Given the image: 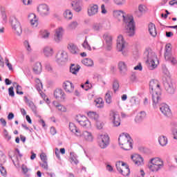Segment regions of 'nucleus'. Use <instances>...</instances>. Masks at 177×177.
Listing matches in <instances>:
<instances>
[{"mask_svg": "<svg viewBox=\"0 0 177 177\" xmlns=\"http://www.w3.org/2000/svg\"><path fill=\"white\" fill-rule=\"evenodd\" d=\"M113 16L119 21L122 20L124 31L128 37H135V21H133V17L127 15L122 10L113 11Z\"/></svg>", "mask_w": 177, "mask_h": 177, "instance_id": "nucleus-1", "label": "nucleus"}, {"mask_svg": "<svg viewBox=\"0 0 177 177\" xmlns=\"http://www.w3.org/2000/svg\"><path fill=\"white\" fill-rule=\"evenodd\" d=\"M150 93L152 95L153 106L156 107L161 102V88L157 80H151L149 82Z\"/></svg>", "mask_w": 177, "mask_h": 177, "instance_id": "nucleus-2", "label": "nucleus"}, {"mask_svg": "<svg viewBox=\"0 0 177 177\" xmlns=\"http://www.w3.org/2000/svg\"><path fill=\"white\" fill-rule=\"evenodd\" d=\"M145 57H147V62L148 63V67L149 70H154L158 66V59L156 53L151 48L146 49L144 53Z\"/></svg>", "mask_w": 177, "mask_h": 177, "instance_id": "nucleus-3", "label": "nucleus"}, {"mask_svg": "<svg viewBox=\"0 0 177 177\" xmlns=\"http://www.w3.org/2000/svg\"><path fill=\"white\" fill-rule=\"evenodd\" d=\"M119 145L123 150H132V138L128 133H123L119 137Z\"/></svg>", "mask_w": 177, "mask_h": 177, "instance_id": "nucleus-4", "label": "nucleus"}, {"mask_svg": "<svg viewBox=\"0 0 177 177\" xmlns=\"http://www.w3.org/2000/svg\"><path fill=\"white\" fill-rule=\"evenodd\" d=\"M148 168L151 172H158L164 168V162L160 158H153L149 160Z\"/></svg>", "mask_w": 177, "mask_h": 177, "instance_id": "nucleus-5", "label": "nucleus"}, {"mask_svg": "<svg viewBox=\"0 0 177 177\" xmlns=\"http://www.w3.org/2000/svg\"><path fill=\"white\" fill-rule=\"evenodd\" d=\"M127 41L124 39V36L120 35L118 36L116 42V49L118 52H121L123 56L128 55V50H127Z\"/></svg>", "mask_w": 177, "mask_h": 177, "instance_id": "nucleus-6", "label": "nucleus"}, {"mask_svg": "<svg viewBox=\"0 0 177 177\" xmlns=\"http://www.w3.org/2000/svg\"><path fill=\"white\" fill-rule=\"evenodd\" d=\"M97 142L100 149H106L110 145V137L106 133L98 134Z\"/></svg>", "mask_w": 177, "mask_h": 177, "instance_id": "nucleus-7", "label": "nucleus"}, {"mask_svg": "<svg viewBox=\"0 0 177 177\" xmlns=\"http://www.w3.org/2000/svg\"><path fill=\"white\" fill-rule=\"evenodd\" d=\"M116 168L118 172L122 174L123 176H128L130 174L129 167H128L127 164L122 161L116 162Z\"/></svg>", "mask_w": 177, "mask_h": 177, "instance_id": "nucleus-8", "label": "nucleus"}, {"mask_svg": "<svg viewBox=\"0 0 177 177\" xmlns=\"http://www.w3.org/2000/svg\"><path fill=\"white\" fill-rule=\"evenodd\" d=\"M55 61L58 64H64L68 62V54L64 50H59L56 55Z\"/></svg>", "mask_w": 177, "mask_h": 177, "instance_id": "nucleus-9", "label": "nucleus"}, {"mask_svg": "<svg viewBox=\"0 0 177 177\" xmlns=\"http://www.w3.org/2000/svg\"><path fill=\"white\" fill-rule=\"evenodd\" d=\"M11 26L15 34L18 37H20L23 33V29H21V25L16 17H14L13 19H12Z\"/></svg>", "mask_w": 177, "mask_h": 177, "instance_id": "nucleus-10", "label": "nucleus"}, {"mask_svg": "<svg viewBox=\"0 0 177 177\" xmlns=\"http://www.w3.org/2000/svg\"><path fill=\"white\" fill-rule=\"evenodd\" d=\"M76 121L81 125V127L86 129H88L91 127V122L88 120V118L84 115H79L77 116Z\"/></svg>", "mask_w": 177, "mask_h": 177, "instance_id": "nucleus-11", "label": "nucleus"}, {"mask_svg": "<svg viewBox=\"0 0 177 177\" xmlns=\"http://www.w3.org/2000/svg\"><path fill=\"white\" fill-rule=\"evenodd\" d=\"M49 6L46 4H40L37 7V12L41 17H46V16H49Z\"/></svg>", "mask_w": 177, "mask_h": 177, "instance_id": "nucleus-12", "label": "nucleus"}, {"mask_svg": "<svg viewBox=\"0 0 177 177\" xmlns=\"http://www.w3.org/2000/svg\"><path fill=\"white\" fill-rule=\"evenodd\" d=\"M131 158L133 162L137 167H142V165H145V159H143V157H142V156L136 153L132 155L131 156Z\"/></svg>", "mask_w": 177, "mask_h": 177, "instance_id": "nucleus-13", "label": "nucleus"}, {"mask_svg": "<svg viewBox=\"0 0 177 177\" xmlns=\"http://www.w3.org/2000/svg\"><path fill=\"white\" fill-rule=\"evenodd\" d=\"M110 118L115 127H120L121 124V119L120 118V114H118V112H111Z\"/></svg>", "mask_w": 177, "mask_h": 177, "instance_id": "nucleus-14", "label": "nucleus"}, {"mask_svg": "<svg viewBox=\"0 0 177 177\" xmlns=\"http://www.w3.org/2000/svg\"><path fill=\"white\" fill-rule=\"evenodd\" d=\"M99 12V6L96 4H91L87 8V15L90 17L95 16Z\"/></svg>", "mask_w": 177, "mask_h": 177, "instance_id": "nucleus-15", "label": "nucleus"}, {"mask_svg": "<svg viewBox=\"0 0 177 177\" xmlns=\"http://www.w3.org/2000/svg\"><path fill=\"white\" fill-rule=\"evenodd\" d=\"M147 10H149V8L145 4H140L138 10L135 11L134 15L136 17H142Z\"/></svg>", "mask_w": 177, "mask_h": 177, "instance_id": "nucleus-16", "label": "nucleus"}, {"mask_svg": "<svg viewBox=\"0 0 177 177\" xmlns=\"http://www.w3.org/2000/svg\"><path fill=\"white\" fill-rule=\"evenodd\" d=\"M164 86L165 89L169 93V95H174V93H175V86H174L171 80L165 82Z\"/></svg>", "mask_w": 177, "mask_h": 177, "instance_id": "nucleus-17", "label": "nucleus"}, {"mask_svg": "<svg viewBox=\"0 0 177 177\" xmlns=\"http://www.w3.org/2000/svg\"><path fill=\"white\" fill-rule=\"evenodd\" d=\"M69 129L71 132L74 133V135L77 136V138L82 136V132H81V130H80V129H78L73 122L69 123Z\"/></svg>", "mask_w": 177, "mask_h": 177, "instance_id": "nucleus-18", "label": "nucleus"}, {"mask_svg": "<svg viewBox=\"0 0 177 177\" xmlns=\"http://www.w3.org/2000/svg\"><path fill=\"white\" fill-rule=\"evenodd\" d=\"M63 88L67 93H73L74 92V84L70 81H66L63 83Z\"/></svg>", "mask_w": 177, "mask_h": 177, "instance_id": "nucleus-19", "label": "nucleus"}, {"mask_svg": "<svg viewBox=\"0 0 177 177\" xmlns=\"http://www.w3.org/2000/svg\"><path fill=\"white\" fill-rule=\"evenodd\" d=\"M160 110L164 115H166V117H170L171 115V109H169V106L167 104H161Z\"/></svg>", "mask_w": 177, "mask_h": 177, "instance_id": "nucleus-20", "label": "nucleus"}, {"mask_svg": "<svg viewBox=\"0 0 177 177\" xmlns=\"http://www.w3.org/2000/svg\"><path fill=\"white\" fill-rule=\"evenodd\" d=\"M63 28H58L57 29L55 30V41L57 44L62 41L63 39V32H64Z\"/></svg>", "mask_w": 177, "mask_h": 177, "instance_id": "nucleus-21", "label": "nucleus"}, {"mask_svg": "<svg viewBox=\"0 0 177 177\" xmlns=\"http://www.w3.org/2000/svg\"><path fill=\"white\" fill-rule=\"evenodd\" d=\"M103 38L107 45L109 50L111 49V46L113 45V36L110 33H105L103 35Z\"/></svg>", "mask_w": 177, "mask_h": 177, "instance_id": "nucleus-22", "label": "nucleus"}, {"mask_svg": "<svg viewBox=\"0 0 177 177\" xmlns=\"http://www.w3.org/2000/svg\"><path fill=\"white\" fill-rule=\"evenodd\" d=\"M118 66L121 75H125V74H127V71H128V66H127V64L123 61H120L118 62Z\"/></svg>", "mask_w": 177, "mask_h": 177, "instance_id": "nucleus-23", "label": "nucleus"}, {"mask_svg": "<svg viewBox=\"0 0 177 177\" xmlns=\"http://www.w3.org/2000/svg\"><path fill=\"white\" fill-rule=\"evenodd\" d=\"M28 19L30 21L32 27H37L38 26V18H37V15H35V14H29Z\"/></svg>", "mask_w": 177, "mask_h": 177, "instance_id": "nucleus-24", "label": "nucleus"}, {"mask_svg": "<svg viewBox=\"0 0 177 177\" xmlns=\"http://www.w3.org/2000/svg\"><path fill=\"white\" fill-rule=\"evenodd\" d=\"M43 53L46 57H52L55 53V51L52 47L46 46L43 48Z\"/></svg>", "mask_w": 177, "mask_h": 177, "instance_id": "nucleus-25", "label": "nucleus"}, {"mask_svg": "<svg viewBox=\"0 0 177 177\" xmlns=\"http://www.w3.org/2000/svg\"><path fill=\"white\" fill-rule=\"evenodd\" d=\"M54 96L55 99H62V100H64L66 99V94L63 91V90L60 88H57L54 92Z\"/></svg>", "mask_w": 177, "mask_h": 177, "instance_id": "nucleus-26", "label": "nucleus"}, {"mask_svg": "<svg viewBox=\"0 0 177 177\" xmlns=\"http://www.w3.org/2000/svg\"><path fill=\"white\" fill-rule=\"evenodd\" d=\"M67 48L72 55H78L80 53V49H78V47L74 44H69Z\"/></svg>", "mask_w": 177, "mask_h": 177, "instance_id": "nucleus-27", "label": "nucleus"}, {"mask_svg": "<svg viewBox=\"0 0 177 177\" xmlns=\"http://www.w3.org/2000/svg\"><path fill=\"white\" fill-rule=\"evenodd\" d=\"M71 6L73 10H75V12H81V10H82V8L81 7L80 0H75L72 1Z\"/></svg>", "mask_w": 177, "mask_h": 177, "instance_id": "nucleus-28", "label": "nucleus"}, {"mask_svg": "<svg viewBox=\"0 0 177 177\" xmlns=\"http://www.w3.org/2000/svg\"><path fill=\"white\" fill-rule=\"evenodd\" d=\"M146 118V112L145 111H142L139 112L135 118V122L137 123H140L143 120Z\"/></svg>", "mask_w": 177, "mask_h": 177, "instance_id": "nucleus-29", "label": "nucleus"}, {"mask_svg": "<svg viewBox=\"0 0 177 177\" xmlns=\"http://www.w3.org/2000/svg\"><path fill=\"white\" fill-rule=\"evenodd\" d=\"M80 138H83L87 142H92L93 140V136L92 135V133L86 131L82 133V136H80Z\"/></svg>", "mask_w": 177, "mask_h": 177, "instance_id": "nucleus-30", "label": "nucleus"}, {"mask_svg": "<svg viewBox=\"0 0 177 177\" xmlns=\"http://www.w3.org/2000/svg\"><path fill=\"white\" fill-rule=\"evenodd\" d=\"M32 70L35 74H41L42 72V65L41 62H36L33 66Z\"/></svg>", "mask_w": 177, "mask_h": 177, "instance_id": "nucleus-31", "label": "nucleus"}, {"mask_svg": "<svg viewBox=\"0 0 177 177\" xmlns=\"http://www.w3.org/2000/svg\"><path fill=\"white\" fill-rule=\"evenodd\" d=\"M149 32L150 35L152 37H156L157 36V30H156V25L153 24H149Z\"/></svg>", "mask_w": 177, "mask_h": 177, "instance_id": "nucleus-32", "label": "nucleus"}, {"mask_svg": "<svg viewBox=\"0 0 177 177\" xmlns=\"http://www.w3.org/2000/svg\"><path fill=\"white\" fill-rule=\"evenodd\" d=\"M158 142L160 145V146L164 147V146L168 145V138H167V137H165V136H160L158 138Z\"/></svg>", "mask_w": 177, "mask_h": 177, "instance_id": "nucleus-33", "label": "nucleus"}, {"mask_svg": "<svg viewBox=\"0 0 177 177\" xmlns=\"http://www.w3.org/2000/svg\"><path fill=\"white\" fill-rule=\"evenodd\" d=\"M111 95H113V91H108L105 94V102L107 104H111Z\"/></svg>", "mask_w": 177, "mask_h": 177, "instance_id": "nucleus-34", "label": "nucleus"}, {"mask_svg": "<svg viewBox=\"0 0 177 177\" xmlns=\"http://www.w3.org/2000/svg\"><path fill=\"white\" fill-rule=\"evenodd\" d=\"M81 66L80 65L72 64L70 68V71L72 74H77L80 71Z\"/></svg>", "mask_w": 177, "mask_h": 177, "instance_id": "nucleus-35", "label": "nucleus"}, {"mask_svg": "<svg viewBox=\"0 0 177 177\" xmlns=\"http://www.w3.org/2000/svg\"><path fill=\"white\" fill-rule=\"evenodd\" d=\"M82 63L87 67H92L93 66V60L89 58H85L82 61Z\"/></svg>", "mask_w": 177, "mask_h": 177, "instance_id": "nucleus-36", "label": "nucleus"}, {"mask_svg": "<svg viewBox=\"0 0 177 177\" xmlns=\"http://www.w3.org/2000/svg\"><path fill=\"white\" fill-rule=\"evenodd\" d=\"M63 16L66 20H71L73 19V12L71 10H66L64 12Z\"/></svg>", "mask_w": 177, "mask_h": 177, "instance_id": "nucleus-37", "label": "nucleus"}, {"mask_svg": "<svg viewBox=\"0 0 177 177\" xmlns=\"http://www.w3.org/2000/svg\"><path fill=\"white\" fill-rule=\"evenodd\" d=\"M103 28V26L100 23H95L92 25V30L93 31H95L98 32V31H100L102 28Z\"/></svg>", "mask_w": 177, "mask_h": 177, "instance_id": "nucleus-38", "label": "nucleus"}, {"mask_svg": "<svg viewBox=\"0 0 177 177\" xmlns=\"http://www.w3.org/2000/svg\"><path fill=\"white\" fill-rule=\"evenodd\" d=\"M77 27H78V22H77V21H74L71 22L68 25L67 29L69 30L70 31H73V30H75Z\"/></svg>", "mask_w": 177, "mask_h": 177, "instance_id": "nucleus-39", "label": "nucleus"}, {"mask_svg": "<svg viewBox=\"0 0 177 177\" xmlns=\"http://www.w3.org/2000/svg\"><path fill=\"white\" fill-rule=\"evenodd\" d=\"M24 46L25 49L26 50V51L28 52V53H31V52H32V48H31V44H30V42L28 40H25L24 41Z\"/></svg>", "mask_w": 177, "mask_h": 177, "instance_id": "nucleus-40", "label": "nucleus"}, {"mask_svg": "<svg viewBox=\"0 0 177 177\" xmlns=\"http://www.w3.org/2000/svg\"><path fill=\"white\" fill-rule=\"evenodd\" d=\"M78 156H77V154L74 152H71V162L72 164H75V165H77V164H78L79 161H78Z\"/></svg>", "mask_w": 177, "mask_h": 177, "instance_id": "nucleus-41", "label": "nucleus"}, {"mask_svg": "<svg viewBox=\"0 0 177 177\" xmlns=\"http://www.w3.org/2000/svg\"><path fill=\"white\" fill-rule=\"evenodd\" d=\"M95 106L98 109L103 108V106H104V102H103V99L102 98H97L95 100Z\"/></svg>", "mask_w": 177, "mask_h": 177, "instance_id": "nucleus-42", "label": "nucleus"}, {"mask_svg": "<svg viewBox=\"0 0 177 177\" xmlns=\"http://www.w3.org/2000/svg\"><path fill=\"white\" fill-rule=\"evenodd\" d=\"M171 46H169V44L166 45L165 53V57L168 59V56L172 55L171 53Z\"/></svg>", "mask_w": 177, "mask_h": 177, "instance_id": "nucleus-43", "label": "nucleus"}, {"mask_svg": "<svg viewBox=\"0 0 177 177\" xmlns=\"http://www.w3.org/2000/svg\"><path fill=\"white\" fill-rule=\"evenodd\" d=\"M95 125L97 129H103V127H104V123L102 122V120H99V119H97L95 120Z\"/></svg>", "mask_w": 177, "mask_h": 177, "instance_id": "nucleus-44", "label": "nucleus"}, {"mask_svg": "<svg viewBox=\"0 0 177 177\" xmlns=\"http://www.w3.org/2000/svg\"><path fill=\"white\" fill-rule=\"evenodd\" d=\"M165 60H167L168 62H170L171 64L175 65L177 64L176 59H175L174 57H172V55H168V58L165 57Z\"/></svg>", "mask_w": 177, "mask_h": 177, "instance_id": "nucleus-45", "label": "nucleus"}, {"mask_svg": "<svg viewBox=\"0 0 177 177\" xmlns=\"http://www.w3.org/2000/svg\"><path fill=\"white\" fill-rule=\"evenodd\" d=\"M26 104L31 109L33 113H37V106H35V104H34V102H32V101H30Z\"/></svg>", "mask_w": 177, "mask_h": 177, "instance_id": "nucleus-46", "label": "nucleus"}, {"mask_svg": "<svg viewBox=\"0 0 177 177\" xmlns=\"http://www.w3.org/2000/svg\"><path fill=\"white\" fill-rule=\"evenodd\" d=\"M6 162V156L3 154L2 151H0V164H5Z\"/></svg>", "mask_w": 177, "mask_h": 177, "instance_id": "nucleus-47", "label": "nucleus"}, {"mask_svg": "<svg viewBox=\"0 0 177 177\" xmlns=\"http://www.w3.org/2000/svg\"><path fill=\"white\" fill-rule=\"evenodd\" d=\"M120 88V83L118 80H114L113 83V89L114 92H117Z\"/></svg>", "mask_w": 177, "mask_h": 177, "instance_id": "nucleus-48", "label": "nucleus"}, {"mask_svg": "<svg viewBox=\"0 0 177 177\" xmlns=\"http://www.w3.org/2000/svg\"><path fill=\"white\" fill-rule=\"evenodd\" d=\"M82 46H83V48H84V49H87L88 50H92V48H91V46L88 43V40H86V37L84 43L82 44Z\"/></svg>", "mask_w": 177, "mask_h": 177, "instance_id": "nucleus-49", "label": "nucleus"}, {"mask_svg": "<svg viewBox=\"0 0 177 177\" xmlns=\"http://www.w3.org/2000/svg\"><path fill=\"white\" fill-rule=\"evenodd\" d=\"M88 117H90V118H92L93 120H95V121H96V120H97L99 115H97V114H96L95 112H89L88 113Z\"/></svg>", "mask_w": 177, "mask_h": 177, "instance_id": "nucleus-50", "label": "nucleus"}, {"mask_svg": "<svg viewBox=\"0 0 177 177\" xmlns=\"http://www.w3.org/2000/svg\"><path fill=\"white\" fill-rule=\"evenodd\" d=\"M3 163H0V172L2 175V176H6L7 172H6V169L3 165Z\"/></svg>", "mask_w": 177, "mask_h": 177, "instance_id": "nucleus-51", "label": "nucleus"}, {"mask_svg": "<svg viewBox=\"0 0 177 177\" xmlns=\"http://www.w3.org/2000/svg\"><path fill=\"white\" fill-rule=\"evenodd\" d=\"M3 135H4V138L6 140H10V139H12V136L9 135V133L8 132L7 129H4L3 130Z\"/></svg>", "mask_w": 177, "mask_h": 177, "instance_id": "nucleus-52", "label": "nucleus"}, {"mask_svg": "<svg viewBox=\"0 0 177 177\" xmlns=\"http://www.w3.org/2000/svg\"><path fill=\"white\" fill-rule=\"evenodd\" d=\"M84 85L86 86L85 91H89L92 88V84L89 83V80H86Z\"/></svg>", "mask_w": 177, "mask_h": 177, "instance_id": "nucleus-53", "label": "nucleus"}, {"mask_svg": "<svg viewBox=\"0 0 177 177\" xmlns=\"http://www.w3.org/2000/svg\"><path fill=\"white\" fill-rule=\"evenodd\" d=\"M40 158L43 162H48V157L46 156V153H41L40 155Z\"/></svg>", "mask_w": 177, "mask_h": 177, "instance_id": "nucleus-54", "label": "nucleus"}, {"mask_svg": "<svg viewBox=\"0 0 177 177\" xmlns=\"http://www.w3.org/2000/svg\"><path fill=\"white\" fill-rule=\"evenodd\" d=\"M5 60H6V64L7 67L9 68V70L10 71H12V70H13V66H12V64H10L9 62V59L8 58H6Z\"/></svg>", "mask_w": 177, "mask_h": 177, "instance_id": "nucleus-55", "label": "nucleus"}, {"mask_svg": "<svg viewBox=\"0 0 177 177\" xmlns=\"http://www.w3.org/2000/svg\"><path fill=\"white\" fill-rule=\"evenodd\" d=\"M9 96L11 97H15V91H13V86H11L8 88Z\"/></svg>", "mask_w": 177, "mask_h": 177, "instance_id": "nucleus-56", "label": "nucleus"}, {"mask_svg": "<svg viewBox=\"0 0 177 177\" xmlns=\"http://www.w3.org/2000/svg\"><path fill=\"white\" fill-rule=\"evenodd\" d=\"M21 169L23 171V173L24 174V175H26L27 173L28 172V171H30V169H28V168L27 167V166H26L25 165H23L21 166Z\"/></svg>", "mask_w": 177, "mask_h": 177, "instance_id": "nucleus-57", "label": "nucleus"}, {"mask_svg": "<svg viewBox=\"0 0 177 177\" xmlns=\"http://www.w3.org/2000/svg\"><path fill=\"white\" fill-rule=\"evenodd\" d=\"M59 111H66V107L62 104L55 105Z\"/></svg>", "mask_w": 177, "mask_h": 177, "instance_id": "nucleus-58", "label": "nucleus"}, {"mask_svg": "<svg viewBox=\"0 0 177 177\" xmlns=\"http://www.w3.org/2000/svg\"><path fill=\"white\" fill-rule=\"evenodd\" d=\"M21 91V87L20 86V85L17 84V95H24V92L23 91Z\"/></svg>", "mask_w": 177, "mask_h": 177, "instance_id": "nucleus-59", "label": "nucleus"}, {"mask_svg": "<svg viewBox=\"0 0 177 177\" xmlns=\"http://www.w3.org/2000/svg\"><path fill=\"white\" fill-rule=\"evenodd\" d=\"M113 2H115L116 5H124L125 0H113Z\"/></svg>", "mask_w": 177, "mask_h": 177, "instance_id": "nucleus-60", "label": "nucleus"}, {"mask_svg": "<svg viewBox=\"0 0 177 177\" xmlns=\"http://www.w3.org/2000/svg\"><path fill=\"white\" fill-rule=\"evenodd\" d=\"M134 70L138 71H142L143 70V67L142 66V64L139 63L138 66L134 67Z\"/></svg>", "mask_w": 177, "mask_h": 177, "instance_id": "nucleus-61", "label": "nucleus"}, {"mask_svg": "<svg viewBox=\"0 0 177 177\" xmlns=\"http://www.w3.org/2000/svg\"><path fill=\"white\" fill-rule=\"evenodd\" d=\"M162 71L164 73V74L165 75H167L168 77V75H169V71H168V69L167 68L166 66H162Z\"/></svg>", "mask_w": 177, "mask_h": 177, "instance_id": "nucleus-62", "label": "nucleus"}, {"mask_svg": "<svg viewBox=\"0 0 177 177\" xmlns=\"http://www.w3.org/2000/svg\"><path fill=\"white\" fill-rule=\"evenodd\" d=\"M40 167L41 168H44V169H48V162H43V163L40 164Z\"/></svg>", "mask_w": 177, "mask_h": 177, "instance_id": "nucleus-63", "label": "nucleus"}, {"mask_svg": "<svg viewBox=\"0 0 177 177\" xmlns=\"http://www.w3.org/2000/svg\"><path fill=\"white\" fill-rule=\"evenodd\" d=\"M49 35H50V33L48 31H45L42 34V38H44L45 39H46V38H49Z\"/></svg>", "mask_w": 177, "mask_h": 177, "instance_id": "nucleus-64", "label": "nucleus"}]
</instances>
